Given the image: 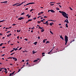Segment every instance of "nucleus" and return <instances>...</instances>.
<instances>
[{"label": "nucleus", "instance_id": "25", "mask_svg": "<svg viewBox=\"0 0 76 76\" xmlns=\"http://www.w3.org/2000/svg\"><path fill=\"white\" fill-rule=\"evenodd\" d=\"M4 21H5V20H3L1 21H0V22H4Z\"/></svg>", "mask_w": 76, "mask_h": 76}, {"label": "nucleus", "instance_id": "30", "mask_svg": "<svg viewBox=\"0 0 76 76\" xmlns=\"http://www.w3.org/2000/svg\"><path fill=\"white\" fill-rule=\"evenodd\" d=\"M43 43H45V41L44 39L43 40Z\"/></svg>", "mask_w": 76, "mask_h": 76}, {"label": "nucleus", "instance_id": "36", "mask_svg": "<svg viewBox=\"0 0 76 76\" xmlns=\"http://www.w3.org/2000/svg\"><path fill=\"white\" fill-rule=\"evenodd\" d=\"M49 25H50V26H52V25H53V24H52V23H50L49 24Z\"/></svg>", "mask_w": 76, "mask_h": 76}, {"label": "nucleus", "instance_id": "62", "mask_svg": "<svg viewBox=\"0 0 76 76\" xmlns=\"http://www.w3.org/2000/svg\"><path fill=\"white\" fill-rule=\"evenodd\" d=\"M46 24H47V23H48V21H47L46 22Z\"/></svg>", "mask_w": 76, "mask_h": 76}, {"label": "nucleus", "instance_id": "61", "mask_svg": "<svg viewBox=\"0 0 76 76\" xmlns=\"http://www.w3.org/2000/svg\"><path fill=\"white\" fill-rule=\"evenodd\" d=\"M29 4H32V3H28Z\"/></svg>", "mask_w": 76, "mask_h": 76}, {"label": "nucleus", "instance_id": "2", "mask_svg": "<svg viewBox=\"0 0 76 76\" xmlns=\"http://www.w3.org/2000/svg\"><path fill=\"white\" fill-rule=\"evenodd\" d=\"M65 41H68V37L66 35L65 36Z\"/></svg>", "mask_w": 76, "mask_h": 76}, {"label": "nucleus", "instance_id": "33", "mask_svg": "<svg viewBox=\"0 0 76 76\" xmlns=\"http://www.w3.org/2000/svg\"><path fill=\"white\" fill-rule=\"evenodd\" d=\"M14 51V49L12 50H11V51H10V53H12V52H13V51Z\"/></svg>", "mask_w": 76, "mask_h": 76}, {"label": "nucleus", "instance_id": "46", "mask_svg": "<svg viewBox=\"0 0 76 76\" xmlns=\"http://www.w3.org/2000/svg\"><path fill=\"white\" fill-rule=\"evenodd\" d=\"M46 25L48 26V25H49V24H48V23H47V24H46Z\"/></svg>", "mask_w": 76, "mask_h": 76}, {"label": "nucleus", "instance_id": "11", "mask_svg": "<svg viewBox=\"0 0 76 76\" xmlns=\"http://www.w3.org/2000/svg\"><path fill=\"white\" fill-rule=\"evenodd\" d=\"M13 50H14L15 51H16V50H18V49L17 48H13Z\"/></svg>", "mask_w": 76, "mask_h": 76}, {"label": "nucleus", "instance_id": "37", "mask_svg": "<svg viewBox=\"0 0 76 76\" xmlns=\"http://www.w3.org/2000/svg\"><path fill=\"white\" fill-rule=\"evenodd\" d=\"M50 53H51L50 51L49 52H48V54H51V53L50 54Z\"/></svg>", "mask_w": 76, "mask_h": 76}, {"label": "nucleus", "instance_id": "29", "mask_svg": "<svg viewBox=\"0 0 76 76\" xmlns=\"http://www.w3.org/2000/svg\"><path fill=\"white\" fill-rule=\"evenodd\" d=\"M28 20V22H29V21H31V20H32V19Z\"/></svg>", "mask_w": 76, "mask_h": 76}, {"label": "nucleus", "instance_id": "23", "mask_svg": "<svg viewBox=\"0 0 76 76\" xmlns=\"http://www.w3.org/2000/svg\"><path fill=\"white\" fill-rule=\"evenodd\" d=\"M25 15V12H23L21 14V15Z\"/></svg>", "mask_w": 76, "mask_h": 76}, {"label": "nucleus", "instance_id": "43", "mask_svg": "<svg viewBox=\"0 0 76 76\" xmlns=\"http://www.w3.org/2000/svg\"><path fill=\"white\" fill-rule=\"evenodd\" d=\"M40 14H42L44 12H40Z\"/></svg>", "mask_w": 76, "mask_h": 76}, {"label": "nucleus", "instance_id": "35", "mask_svg": "<svg viewBox=\"0 0 76 76\" xmlns=\"http://www.w3.org/2000/svg\"><path fill=\"white\" fill-rule=\"evenodd\" d=\"M22 47H21L18 50H21L22 49Z\"/></svg>", "mask_w": 76, "mask_h": 76}, {"label": "nucleus", "instance_id": "21", "mask_svg": "<svg viewBox=\"0 0 76 76\" xmlns=\"http://www.w3.org/2000/svg\"><path fill=\"white\" fill-rule=\"evenodd\" d=\"M66 26V28H68V25H67V23L65 25Z\"/></svg>", "mask_w": 76, "mask_h": 76}, {"label": "nucleus", "instance_id": "5", "mask_svg": "<svg viewBox=\"0 0 76 76\" xmlns=\"http://www.w3.org/2000/svg\"><path fill=\"white\" fill-rule=\"evenodd\" d=\"M19 3H16L15 4H14L13 5H12V6H16V5H18V4H19Z\"/></svg>", "mask_w": 76, "mask_h": 76}, {"label": "nucleus", "instance_id": "17", "mask_svg": "<svg viewBox=\"0 0 76 76\" xmlns=\"http://www.w3.org/2000/svg\"><path fill=\"white\" fill-rule=\"evenodd\" d=\"M48 43H50V41H47L46 44H48Z\"/></svg>", "mask_w": 76, "mask_h": 76}, {"label": "nucleus", "instance_id": "14", "mask_svg": "<svg viewBox=\"0 0 76 76\" xmlns=\"http://www.w3.org/2000/svg\"><path fill=\"white\" fill-rule=\"evenodd\" d=\"M15 54V53L14 52L12 53H11L10 55V56H12V55H13V54Z\"/></svg>", "mask_w": 76, "mask_h": 76}, {"label": "nucleus", "instance_id": "16", "mask_svg": "<svg viewBox=\"0 0 76 76\" xmlns=\"http://www.w3.org/2000/svg\"><path fill=\"white\" fill-rule=\"evenodd\" d=\"M44 29H42L41 30V32H44Z\"/></svg>", "mask_w": 76, "mask_h": 76}, {"label": "nucleus", "instance_id": "53", "mask_svg": "<svg viewBox=\"0 0 76 76\" xmlns=\"http://www.w3.org/2000/svg\"><path fill=\"white\" fill-rule=\"evenodd\" d=\"M40 21L42 22H44V20H41V21Z\"/></svg>", "mask_w": 76, "mask_h": 76}, {"label": "nucleus", "instance_id": "40", "mask_svg": "<svg viewBox=\"0 0 76 76\" xmlns=\"http://www.w3.org/2000/svg\"><path fill=\"white\" fill-rule=\"evenodd\" d=\"M44 18H48V17H47V16H44Z\"/></svg>", "mask_w": 76, "mask_h": 76}, {"label": "nucleus", "instance_id": "19", "mask_svg": "<svg viewBox=\"0 0 76 76\" xmlns=\"http://www.w3.org/2000/svg\"><path fill=\"white\" fill-rule=\"evenodd\" d=\"M13 58V57H10L9 58H8V59H9V58H11V59H12V58Z\"/></svg>", "mask_w": 76, "mask_h": 76}, {"label": "nucleus", "instance_id": "3", "mask_svg": "<svg viewBox=\"0 0 76 76\" xmlns=\"http://www.w3.org/2000/svg\"><path fill=\"white\" fill-rule=\"evenodd\" d=\"M66 19V20H65L64 21V23L66 22L67 23H69V20H68V19Z\"/></svg>", "mask_w": 76, "mask_h": 76}, {"label": "nucleus", "instance_id": "26", "mask_svg": "<svg viewBox=\"0 0 76 76\" xmlns=\"http://www.w3.org/2000/svg\"><path fill=\"white\" fill-rule=\"evenodd\" d=\"M65 41V45H66L67 43V41Z\"/></svg>", "mask_w": 76, "mask_h": 76}, {"label": "nucleus", "instance_id": "54", "mask_svg": "<svg viewBox=\"0 0 76 76\" xmlns=\"http://www.w3.org/2000/svg\"><path fill=\"white\" fill-rule=\"evenodd\" d=\"M30 17H31V15H30V16L28 15V18H30Z\"/></svg>", "mask_w": 76, "mask_h": 76}, {"label": "nucleus", "instance_id": "63", "mask_svg": "<svg viewBox=\"0 0 76 76\" xmlns=\"http://www.w3.org/2000/svg\"><path fill=\"white\" fill-rule=\"evenodd\" d=\"M25 10H28V8H26V9H25Z\"/></svg>", "mask_w": 76, "mask_h": 76}, {"label": "nucleus", "instance_id": "24", "mask_svg": "<svg viewBox=\"0 0 76 76\" xmlns=\"http://www.w3.org/2000/svg\"><path fill=\"white\" fill-rule=\"evenodd\" d=\"M32 52H33L32 54H35V53H36V52H35L34 51H33Z\"/></svg>", "mask_w": 76, "mask_h": 76}, {"label": "nucleus", "instance_id": "60", "mask_svg": "<svg viewBox=\"0 0 76 76\" xmlns=\"http://www.w3.org/2000/svg\"><path fill=\"white\" fill-rule=\"evenodd\" d=\"M10 32V31H8L7 32V33H9V32Z\"/></svg>", "mask_w": 76, "mask_h": 76}, {"label": "nucleus", "instance_id": "58", "mask_svg": "<svg viewBox=\"0 0 76 76\" xmlns=\"http://www.w3.org/2000/svg\"><path fill=\"white\" fill-rule=\"evenodd\" d=\"M43 28V27H40V28L41 29H42Z\"/></svg>", "mask_w": 76, "mask_h": 76}, {"label": "nucleus", "instance_id": "28", "mask_svg": "<svg viewBox=\"0 0 76 76\" xmlns=\"http://www.w3.org/2000/svg\"><path fill=\"white\" fill-rule=\"evenodd\" d=\"M50 33L51 34H53V32H52V31H50Z\"/></svg>", "mask_w": 76, "mask_h": 76}, {"label": "nucleus", "instance_id": "13", "mask_svg": "<svg viewBox=\"0 0 76 76\" xmlns=\"http://www.w3.org/2000/svg\"><path fill=\"white\" fill-rule=\"evenodd\" d=\"M21 31V30H17V32H20V31Z\"/></svg>", "mask_w": 76, "mask_h": 76}, {"label": "nucleus", "instance_id": "44", "mask_svg": "<svg viewBox=\"0 0 76 76\" xmlns=\"http://www.w3.org/2000/svg\"><path fill=\"white\" fill-rule=\"evenodd\" d=\"M16 24H12V25H13V26H15V25H16Z\"/></svg>", "mask_w": 76, "mask_h": 76}, {"label": "nucleus", "instance_id": "22", "mask_svg": "<svg viewBox=\"0 0 76 76\" xmlns=\"http://www.w3.org/2000/svg\"><path fill=\"white\" fill-rule=\"evenodd\" d=\"M56 10H60V9H59L58 8V7H57L56 8Z\"/></svg>", "mask_w": 76, "mask_h": 76}, {"label": "nucleus", "instance_id": "7", "mask_svg": "<svg viewBox=\"0 0 76 76\" xmlns=\"http://www.w3.org/2000/svg\"><path fill=\"white\" fill-rule=\"evenodd\" d=\"M7 1H4V2H1V3H7Z\"/></svg>", "mask_w": 76, "mask_h": 76}, {"label": "nucleus", "instance_id": "20", "mask_svg": "<svg viewBox=\"0 0 76 76\" xmlns=\"http://www.w3.org/2000/svg\"><path fill=\"white\" fill-rule=\"evenodd\" d=\"M15 71H14V72H13L12 73H11V75H13V74H14V73H15Z\"/></svg>", "mask_w": 76, "mask_h": 76}, {"label": "nucleus", "instance_id": "48", "mask_svg": "<svg viewBox=\"0 0 76 76\" xmlns=\"http://www.w3.org/2000/svg\"><path fill=\"white\" fill-rule=\"evenodd\" d=\"M25 41H28V39H25Z\"/></svg>", "mask_w": 76, "mask_h": 76}, {"label": "nucleus", "instance_id": "39", "mask_svg": "<svg viewBox=\"0 0 76 76\" xmlns=\"http://www.w3.org/2000/svg\"><path fill=\"white\" fill-rule=\"evenodd\" d=\"M0 69H1V70H2V69H4V68H0Z\"/></svg>", "mask_w": 76, "mask_h": 76}, {"label": "nucleus", "instance_id": "49", "mask_svg": "<svg viewBox=\"0 0 76 76\" xmlns=\"http://www.w3.org/2000/svg\"><path fill=\"white\" fill-rule=\"evenodd\" d=\"M4 69L5 71H7V69L6 68H4Z\"/></svg>", "mask_w": 76, "mask_h": 76}, {"label": "nucleus", "instance_id": "52", "mask_svg": "<svg viewBox=\"0 0 76 76\" xmlns=\"http://www.w3.org/2000/svg\"><path fill=\"white\" fill-rule=\"evenodd\" d=\"M28 64H29V63H28V62L26 64L27 65H28Z\"/></svg>", "mask_w": 76, "mask_h": 76}, {"label": "nucleus", "instance_id": "15", "mask_svg": "<svg viewBox=\"0 0 76 76\" xmlns=\"http://www.w3.org/2000/svg\"><path fill=\"white\" fill-rule=\"evenodd\" d=\"M41 21H37V23H39H39H41Z\"/></svg>", "mask_w": 76, "mask_h": 76}, {"label": "nucleus", "instance_id": "59", "mask_svg": "<svg viewBox=\"0 0 76 76\" xmlns=\"http://www.w3.org/2000/svg\"><path fill=\"white\" fill-rule=\"evenodd\" d=\"M26 50L23 51V53H25V52H26Z\"/></svg>", "mask_w": 76, "mask_h": 76}, {"label": "nucleus", "instance_id": "9", "mask_svg": "<svg viewBox=\"0 0 76 76\" xmlns=\"http://www.w3.org/2000/svg\"><path fill=\"white\" fill-rule=\"evenodd\" d=\"M38 43V42H34L33 44H35V45H37V44Z\"/></svg>", "mask_w": 76, "mask_h": 76}, {"label": "nucleus", "instance_id": "12", "mask_svg": "<svg viewBox=\"0 0 76 76\" xmlns=\"http://www.w3.org/2000/svg\"><path fill=\"white\" fill-rule=\"evenodd\" d=\"M42 56H45V55H44V54H45V53H42Z\"/></svg>", "mask_w": 76, "mask_h": 76}, {"label": "nucleus", "instance_id": "4", "mask_svg": "<svg viewBox=\"0 0 76 76\" xmlns=\"http://www.w3.org/2000/svg\"><path fill=\"white\" fill-rule=\"evenodd\" d=\"M24 19V18L23 17H20L18 19V20H22V19Z\"/></svg>", "mask_w": 76, "mask_h": 76}, {"label": "nucleus", "instance_id": "10", "mask_svg": "<svg viewBox=\"0 0 76 76\" xmlns=\"http://www.w3.org/2000/svg\"><path fill=\"white\" fill-rule=\"evenodd\" d=\"M60 38L61 39H63V40H64V39L63 38V37H62V35H61L60 36Z\"/></svg>", "mask_w": 76, "mask_h": 76}, {"label": "nucleus", "instance_id": "38", "mask_svg": "<svg viewBox=\"0 0 76 76\" xmlns=\"http://www.w3.org/2000/svg\"><path fill=\"white\" fill-rule=\"evenodd\" d=\"M20 70H21L20 69H18V72H20Z\"/></svg>", "mask_w": 76, "mask_h": 76}, {"label": "nucleus", "instance_id": "8", "mask_svg": "<svg viewBox=\"0 0 76 76\" xmlns=\"http://www.w3.org/2000/svg\"><path fill=\"white\" fill-rule=\"evenodd\" d=\"M50 12L52 13H55V11H54V10H50Z\"/></svg>", "mask_w": 76, "mask_h": 76}, {"label": "nucleus", "instance_id": "55", "mask_svg": "<svg viewBox=\"0 0 76 76\" xmlns=\"http://www.w3.org/2000/svg\"><path fill=\"white\" fill-rule=\"evenodd\" d=\"M52 51H53V50H52V49H51V50H50V53H52Z\"/></svg>", "mask_w": 76, "mask_h": 76}, {"label": "nucleus", "instance_id": "51", "mask_svg": "<svg viewBox=\"0 0 76 76\" xmlns=\"http://www.w3.org/2000/svg\"><path fill=\"white\" fill-rule=\"evenodd\" d=\"M38 39H40V37H39V36L38 37Z\"/></svg>", "mask_w": 76, "mask_h": 76}, {"label": "nucleus", "instance_id": "1", "mask_svg": "<svg viewBox=\"0 0 76 76\" xmlns=\"http://www.w3.org/2000/svg\"><path fill=\"white\" fill-rule=\"evenodd\" d=\"M59 12L60 13H62V15L64 16V18H66L67 19H69V17L67 16H68V14H67L65 12L59 11Z\"/></svg>", "mask_w": 76, "mask_h": 76}, {"label": "nucleus", "instance_id": "31", "mask_svg": "<svg viewBox=\"0 0 76 76\" xmlns=\"http://www.w3.org/2000/svg\"><path fill=\"white\" fill-rule=\"evenodd\" d=\"M23 3H24V2H23L20 4H21V5H22V4H23Z\"/></svg>", "mask_w": 76, "mask_h": 76}, {"label": "nucleus", "instance_id": "57", "mask_svg": "<svg viewBox=\"0 0 76 76\" xmlns=\"http://www.w3.org/2000/svg\"><path fill=\"white\" fill-rule=\"evenodd\" d=\"M6 48V47H2V48Z\"/></svg>", "mask_w": 76, "mask_h": 76}, {"label": "nucleus", "instance_id": "27", "mask_svg": "<svg viewBox=\"0 0 76 76\" xmlns=\"http://www.w3.org/2000/svg\"><path fill=\"white\" fill-rule=\"evenodd\" d=\"M69 9H70V10H73L72 9L71 7H69Z\"/></svg>", "mask_w": 76, "mask_h": 76}, {"label": "nucleus", "instance_id": "41", "mask_svg": "<svg viewBox=\"0 0 76 76\" xmlns=\"http://www.w3.org/2000/svg\"><path fill=\"white\" fill-rule=\"evenodd\" d=\"M36 19L37 18H33V19H34V20H35V19Z\"/></svg>", "mask_w": 76, "mask_h": 76}, {"label": "nucleus", "instance_id": "34", "mask_svg": "<svg viewBox=\"0 0 76 76\" xmlns=\"http://www.w3.org/2000/svg\"><path fill=\"white\" fill-rule=\"evenodd\" d=\"M50 6H53V5H54V4H50Z\"/></svg>", "mask_w": 76, "mask_h": 76}, {"label": "nucleus", "instance_id": "50", "mask_svg": "<svg viewBox=\"0 0 76 76\" xmlns=\"http://www.w3.org/2000/svg\"><path fill=\"white\" fill-rule=\"evenodd\" d=\"M11 35H12V34L11 33L10 34H9V36H10Z\"/></svg>", "mask_w": 76, "mask_h": 76}, {"label": "nucleus", "instance_id": "18", "mask_svg": "<svg viewBox=\"0 0 76 76\" xmlns=\"http://www.w3.org/2000/svg\"><path fill=\"white\" fill-rule=\"evenodd\" d=\"M37 61H38V60H34V61H33V62H37Z\"/></svg>", "mask_w": 76, "mask_h": 76}, {"label": "nucleus", "instance_id": "47", "mask_svg": "<svg viewBox=\"0 0 76 76\" xmlns=\"http://www.w3.org/2000/svg\"><path fill=\"white\" fill-rule=\"evenodd\" d=\"M43 23H44V24H45H45H47V23H44V22H43Z\"/></svg>", "mask_w": 76, "mask_h": 76}, {"label": "nucleus", "instance_id": "56", "mask_svg": "<svg viewBox=\"0 0 76 76\" xmlns=\"http://www.w3.org/2000/svg\"><path fill=\"white\" fill-rule=\"evenodd\" d=\"M41 15V13H39L38 14V15Z\"/></svg>", "mask_w": 76, "mask_h": 76}, {"label": "nucleus", "instance_id": "32", "mask_svg": "<svg viewBox=\"0 0 76 76\" xmlns=\"http://www.w3.org/2000/svg\"><path fill=\"white\" fill-rule=\"evenodd\" d=\"M3 44V43H1L0 44V46H2V45Z\"/></svg>", "mask_w": 76, "mask_h": 76}, {"label": "nucleus", "instance_id": "64", "mask_svg": "<svg viewBox=\"0 0 76 76\" xmlns=\"http://www.w3.org/2000/svg\"><path fill=\"white\" fill-rule=\"evenodd\" d=\"M12 74L11 73V74H10L9 76H12Z\"/></svg>", "mask_w": 76, "mask_h": 76}, {"label": "nucleus", "instance_id": "6", "mask_svg": "<svg viewBox=\"0 0 76 76\" xmlns=\"http://www.w3.org/2000/svg\"><path fill=\"white\" fill-rule=\"evenodd\" d=\"M13 60H15L14 61H17V60H18L17 59V58H15L13 57Z\"/></svg>", "mask_w": 76, "mask_h": 76}, {"label": "nucleus", "instance_id": "42", "mask_svg": "<svg viewBox=\"0 0 76 76\" xmlns=\"http://www.w3.org/2000/svg\"><path fill=\"white\" fill-rule=\"evenodd\" d=\"M20 5H21V4H20L19 5H17L16 6H20Z\"/></svg>", "mask_w": 76, "mask_h": 76}, {"label": "nucleus", "instance_id": "45", "mask_svg": "<svg viewBox=\"0 0 76 76\" xmlns=\"http://www.w3.org/2000/svg\"><path fill=\"white\" fill-rule=\"evenodd\" d=\"M5 54H3V55H1V56H3V57L4 56Z\"/></svg>", "mask_w": 76, "mask_h": 76}]
</instances>
